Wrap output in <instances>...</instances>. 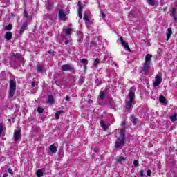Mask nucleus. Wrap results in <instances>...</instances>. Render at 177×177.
<instances>
[{
  "instance_id": "nucleus-1",
  "label": "nucleus",
  "mask_w": 177,
  "mask_h": 177,
  "mask_svg": "<svg viewBox=\"0 0 177 177\" xmlns=\"http://www.w3.org/2000/svg\"><path fill=\"white\" fill-rule=\"evenodd\" d=\"M127 142V138L125 137V131L124 130H120V137L117 138L115 142V149H120V147L124 146Z\"/></svg>"
},
{
  "instance_id": "nucleus-2",
  "label": "nucleus",
  "mask_w": 177,
  "mask_h": 177,
  "mask_svg": "<svg viewBox=\"0 0 177 177\" xmlns=\"http://www.w3.org/2000/svg\"><path fill=\"white\" fill-rule=\"evenodd\" d=\"M16 92V82L13 80H10V91H9V97L12 98L15 96Z\"/></svg>"
},
{
  "instance_id": "nucleus-3",
  "label": "nucleus",
  "mask_w": 177,
  "mask_h": 177,
  "mask_svg": "<svg viewBox=\"0 0 177 177\" xmlns=\"http://www.w3.org/2000/svg\"><path fill=\"white\" fill-rule=\"evenodd\" d=\"M58 17L59 19H60V20H62L63 21H66L67 20V15H66L64 10L61 9L59 10Z\"/></svg>"
},
{
  "instance_id": "nucleus-4",
  "label": "nucleus",
  "mask_w": 177,
  "mask_h": 177,
  "mask_svg": "<svg viewBox=\"0 0 177 177\" xmlns=\"http://www.w3.org/2000/svg\"><path fill=\"white\" fill-rule=\"evenodd\" d=\"M120 42L125 48L126 50H128V52H131V48H129V45L128 44V42H126L124 41V38H122V36H120Z\"/></svg>"
},
{
  "instance_id": "nucleus-5",
  "label": "nucleus",
  "mask_w": 177,
  "mask_h": 177,
  "mask_svg": "<svg viewBox=\"0 0 177 177\" xmlns=\"http://www.w3.org/2000/svg\"><path fill=\"white\" fill-rule=\"evenodd\" d=\"M161 82H162V78L161 77V76L156 75L155 77V81L153 82V86H158V85H160Z\"/></svg>"
},
{
  "instance_id": "nucleus-6",
  "label": "nucleus",
  "mask_w": 177,
  "mask_h": 177,
  "mask_svg": "<svg viewBox=\"0 0 177 177\" xmlns=\"http://www.w3.org/2000/svg\"><path fill=\"white\" fill-rule=\"evenodd\" d=\"M109 93V88H105L103 90V88L101 89V91L100 93V100H103L104 97H106V94Z\"/></svg>"
},
{
  "instance_id": "nucleus-7",
  "label": "nucleus",
  "mask_w": 177,
  "mask_h": 177,
  "mask_svg": "<svg viewBox=\"0 0 177 177\" xmlns=\"http://www.w3.org/2000/svg\"><path fill=\"white\" fill-rule=\"evenodd\" d=\"M20 136H21V131L15 130V131H14V140H15V142H17V140H19Z\"/></svg>"
},
{
  "instance_id": "nucleus-8",
  "label": "nucleus",
  "mask_w": 177,
  "mask_h": 177,
  "mask_svg": "<svg viewBox=\"0 0 177 177\" xmlns=\"http://www.w3.org/2000/svg\"><path fill=\"white\" fill-rule=\"evenodd\" d=\"M61 68L62 71H73V70H74V68L68 64L62 65Z\"/></svg>"
},
{
  "instance_id": "nucleus-9",
  "label": "nucleus",
  "mask_w": 177,
  "mask_h": 177,
  "mask_svg": "<svg viewBox=\"0 0 177 177\" xmlns=\"http://www.w3.org/2000/svg\"><path fill=\"white\" fill-rule=\"evenodd\" d=\"M77 6H79V8L77 10L78 16H79L80 19H82L83 7H82V3H81V1H78Z\"/></svg>"
},
{
  "instance_id": "nucleus-10",
  "label": "nucleus",
  "mask_w": 177,
  "mask_h": 177,
  "mask_svg": "<svg viewBox=\"0 0 177 177\" xmlns=\"http://www.w3.org/2000/svg\"><path fill=\"white\" fill-rule=\"evenodd\" d=\"M170 16L173 17L175 22L177 21V17H176V8H172L170 11Z\"/></svg>"
},
{
  "instance_id": "nucleus-11",
  "label": "nucleus",
  "mask_w": 177,
  "mask_h": 177,
  "mask_svg": "<svg viewBox=\"0 0 177 177\" xmlns=\"http://www.w3.org/2000/svg\"><path fill=\"white\" fill-rule=\"evenodd\" d=\"M27 26H28V21H26L23 23L22 26H21L19 34L21 35L24 31H26V28H27Z\"/></svg>"
},
{
  "instance_id": "nucleus-12",
  "label": "nucleus",
  "mask_w": 177,
  "mask_h": 177,
  "mask_svg": "<svg viewBox=\"0 0 177 177\" xmlns=\"http://www.w3.org/2000/svg\"><path fill=\"white\" fill-rule=\"evenodd\" d=\"M133 100H129V101H126V110L129 111L131 110V107H132V104L133 103Z\"/></svg>"
},
{
  "instance_id": "nucleus-13",
  "label": "nucleus",
  "mask_w": 177,
  "mask_h": 177,
  "mask_svg": "<svg viewBox=\"0 0 177 177\" xmlns=\"http://www.w3.org/2000/svg\"><path fill=\"white\" fill-rule=\"evenodd\" d=\"M151 57H153V55L151 54H147L145 57V63L146 64H150L151 62Z\"/></svg>"
},
{
  "instance_id": "nucleus-14",
  "label": "nucleus",
  "mask_w": 177,
  "mask_h": 177,
  "mask_svg": "<svg viewBox=\"0 0 177 177\" xmlns=\"http://www.w3.org/2000/svg\"><path fill=\"white\" fill-rule=\"evenodd\" d=\"M104 62H106V63H113V57H111V55L109 54L105 55Z\"/></svg>"
},
{
  "instance_id": "nucleus-15",
  "label": "nucleus",
  "mask_w": 177,
  "mask_h": 177,
  "mask_svg": "<svg viewBox=\"0 0 177 177\" xmlns=\"http://www.w3.org/2000/svg\"><path fill=\"white\" fill-rule=\"evenodd\" d=\"M49 151L50 153H56L57 151V147H56V145L53 144L49 147Z\"/></svg>"
},
{
  "instance_id": "nucleus-16",
  "label": "nucleus",
  "mask_w": 177,
  "mask_h": 177,
  "mask_svg": "<svg viewBox=\"0 0 177 177\" xmlns=\"http://www.w3.org/2000/svg\"><path fill=\"white\" fill-rule=\"evenodd\" d=\"M149 68H150V64L145 63L142 69V71L145 73V74H147V73H149Z\"/></svg>"
},
{
  "instance_id": "nucleus-17",
  "label": "nucleus",
  "mask_w": 177,
  "mask_h": 177,
  "mask_svg": "<svg viewBox=\"0 0 177 177\" xmlns=\"http://www.w3.org/2000/svg\"><path fill=\"white\" fill-rule=\"evenodd\" d=\"M47 103H49L50 104H53L55 103V98L53 97V95H48Z\"/></svg>"
},
{
  "instance_id": "nucleus-18",
  "label": "nucleus",
  "mask_w": 177,
  "mask_h": 177,
  "mask_svg": "<svg viewBox=\"0 0 177 177\" xmlns=\"http://www.w3.org/2000/svg\"><path fill=\"white\" fill-rule=\"evenodd\" d=\"M171 35H172V29L168 28L166 41H169V38H171Z\"/></svg>"
},
{
  "instance_id": "nucleus-19",
  "label": "nucleus",
  "mask_w": 177,
  "mask_h": 177,
  "mask_svg": "<svg viewBox=\"0 0 177 177\" xmlns=\"http://www.w3.org/2000/svg\"><path fill=\"white\" fill-rule=\"evenodd\" d=\"M129 100H135V93L132 91H131L129 93Z\"/></svg>"
},
{
  "instance_id": "nucleus-20",
  "label": "nucleus",
  "mask_w": 177,
  "mask_h": 177,
  "mask_svg": "<svg viewBox=\"0 0 177 177\" xmlns=\"http://www.w3.org/2000/svg\"><path fill=\"white\" fill-rule=\"evenodd\" d=\"M5 38L7 41H10L12 39V32H7L5 35Z\"/></svg>"
},
{
  "instance_id": "nucleus-21",
  "label": "nucleus",
  "mask_w": 177,
  "mask_h": 177,
  "mask_svg": "<svg viewBox=\"0 0 177 177\" xmlns=\"http://www.w3.org/2000/svg\"><path fill=\"white\" fill-rule=\"evenodd\" d=\"M159 101L160 102V103H162V104H167V99H165V97H164L163 95H160L159 97Z\"/></svg>"
},
{
  "instance_id": "nucleus-22",
  "label": "nucleus",
  "mask_w": 177,
  "mask_h": 177,
  "mask_svg": "<svg viewBox=\"0 0 177 177\" xmlns=\"http://www.w3.org/2000/svg\"><path fill=\"white\" fill-rule=\"evenodd\" d=\"M122 161H127V158L120 156L118 159L116 160V162H118V164H122Z\"/></svg>"
},
{
  "instance_id": "nucleus-23",
  "label": "nucleus",
  "mask_w": 177,
  "mask_h": 177,
  "mask_svg": "<svg viewBox=\"0 0 177 177\" xmlns=\"http://www.w3.org/2000/svg\"><path fill=\"white\" fill-rule=\"evenodd\" d=\"M46 9L48 10L49 11L53 9V3L49 1L46 5Z\"/></svg>"
},
{
  "instance_id": "nucleus-24",
  "label": "nucleus",
  "mask_w": 177,
  "mask_h": 177,
  "mask_svg": "<svg viewBox=\"0 0 177 177\" xmlns=\"http://www.w3.org/2000/svg\"><path fill=\"white\" fill-rule=\"evenodd\" d=\"M100 125H101V128H102V129H103L104 131H107V125H106V124H104V121L101 120V122H100Z\"/></svg>"
},
{
  "instance_id": "nucleus-25",
  "label": "nucleus",
  "mask_w": 177,
  "mask_h": 177,
  "mask_svg": "<svg viewBox=\"0 0 177 177\" xmlns=\"http://www.w3.org/2000/svg\"><path fill=\"white\" fill-rule=\"evenodd\" d=\"M37 73H44V66L39 64H37Z\"/></svg>"
},
{
  "instance_id": "nucleus-26",
  "label": "nucleus",
  "mask_w": 177,
  "mask_h": 177,
  "mask_svg": "<svg viewBox=\"0 0 177 177\" xmlns=\"http://www.w3.org/2000/svg\"><path fill=\"white\" fill-rule=\"evenodd\" d=\"M36 175L37 177H42L44 176V171L41 169H39L37 171Z\"/></svg>"
},
{
  "instance_id": "nucleus-27",
  "label": "nucleus",
  "mask_w": 177,
  "mask_h": 177,
  "mask_svg": "<svg viewBox=\"0 0 177 177\" xmlns=\"http://www.w3.org/2000/svg\"><path fill=\"white\" fill-rule=\"evenodd\" d=\"M60 114H63V111H59L55 113V117L56 120L60 118Z\"/></svg>"
},
{
  "instance_id": "nucleus-28",
  "label": "nucleus",
  "mask_w": 177,
  "mask_h": 177,
  "mask_svg": "<svg viewBox=\"0 0 177 177\" xmlns=\"http://www.w3.org/2000/svg\"><path fill=\"white\" fill-rule=\"evenodd\" d=\"M1 2L3 3V6H8L10 2V0H1Z\"/></svg>"
},
{
  "instance_id": "nucleus-29",
  "label": "nucleus",
  "mask_w": 177,
  "mask_h": 177,
  "mask_svg": "<svg viewBox=\"0 0 177 177\" xmlns=\"http://www.w3.org/2000/svg\"><path fill=\"white\" fill-rule=\"evenodd\" d=\"M147 3L151 6H154L156 5V1L154 0H147Z\"/></svg>"
},
{
  "instance_id": "nucleus-30",
  "label": "nucleus",
  "mask_w": 177,
  "mask_h": 177,
  "mask_svg": "<svg viewBox=\"0 0 177 177\" xmlns=\"http://www.w3.org/2000/svg\"><path fill=\"white\" fill-rule=\"evenodd\" d=\"M80 63H82V64H84V66L88 64V59H80Z\"/></svg>"
},
{
  "instance_id": "nucleus-31",
  "label": "nucleus",
  "mask_w": 177,
  "mask_h": 177,
  "mask_svg": "<svg viewBox=\"0 0 177 177\" xmlns=\"http://www.w3.org/2000/svg\"><path fill=\"white\" fill-rule=\"evenodd\" d=\"M103 82L100 80V79H96L95 80V84L97 86H99L100 85H102Z\"/></svg>"
},
{
  "instance_id": "nucleus-32",
  "label": "nucleus",
  "mask_w": 177,
  "mask_h": 177,
  "mask_svg": "<svg viewBox=\"0 0 177 177\" xmlns=\"http://www.w3.org/2000/svg\"><path fill=\"white\" fill-rule=\"evenodd\" d=\"M77 35L78 36V39L77 41L80 42L82 39V34L81 32H77Z\"/></svg>"
},
{
  "instance_id": "nucleus-33",
  "label": "nucleus",
  "mask_w": 177,
  "mask_h": 177,
  "mask_svg": "<svg viewBox=\"0 0 177 177\" xmlns=\"http://www.w3.org/2000/svg\"><path fill=\"white\" fill-rule=\"evenodd\" d=\"M170 120L172 121V122H175V121L177 120L176 115H172L170 116Z\"/></svg>"
},
{
  "instance_id": "nucleus-34",
  "label": "nucleus",
  "mask_w": 177,
  "mask_h": 177,
  "mask_svg": "<svg viewBox=\"0 0 177 177\" xmlns=\"http://www.w3.org/2000/svg\"><path fill=\"white\" fill-rule=\"evenodd\" d=\"M3 132V123H0V138L2 136V133Z\"/></svg>"
},
{
  "instance_id": "nucleus-35",
  "label": "nucleus",
  "mask_w": 177,
  "mask_h": 177,
  "mask_svg": "<svg viewBox=\"0 0 177 177\" xmlns=\"http://www.w3.org/2000/svg\"><path fill=\"white\" fill-rule=\"evenodd\" d=\"M5 30L9 31V30H12V24H10L5 27Z\"/></svg>"
},
{
  "instance_id": "nucleus-36",
  "label": "nucleus",
  "mask_w": 177,
  "mask_h": 177,
  "mask_svg": "<svg viewBox=\"0 0 177 177\" xmlns=\"http://www.w3.org/2000/svg\"><path fill=\"white\" fill-rule=\"evenodd\" d=\"M58 153L60 158H63V157H64V155L63 153V149L59 150Z\"/></svg>"
},
{
  "instance_id": "nucleus-37",
  "label": "nucleus",
  "mask_w": 177,
  "mask_h": 177,
  "mask_svg": "<svg viewBox=\"0 0 177 177\" xmlns=\"http://www.w3.org/2000/svg\"><path fill=\"white\" fill-rule=\"evenodd\" d=\"M83 20H85V21H89V17L88 15H86V14L84 15Z\"/></svg>"
},
{
  "instance_id": "nucleus-38",
  "label": "nucleus",
  "mask_w": 177,
  "mask_h": 177,
  "mask_svg": "<svg viewBox=\"0 0 177 177\" xmlns=\"http://www.w3.org/2000/svg\"><path fill=\"white\" fill-rule=\"evenodd\" d=\"M37 111H38L39 114H42L44 113V109L41 108V107H39L37 109Z\"/></svg>"
},
{
  "instance_id": "nucleus-39",
  "label": "nucleus",
  "mask_w": 177,
  "mask_h": 177,
  "mask_svg": "<svg viewBox=\"0 0 177 177\" xmlns=\"http://www.w3.org/2000/svg\"><path fill=\"white\" fill-rule=\"evenodd\" d=\"M131 118H132L131 121L133 124H136V122H138V120L135 118V117L132 116Z\"/></svg>"
},
{
  "instance_id": "nucleus-40",
  "label": "nucleus",
  "mask_w": 177,
  "mask_h": 177,
  "mask_svg": "<svg viewBox=\"0 0 177 177\" xmlns=\"http://www.w3.org/2000/svg\"><path fill=\"white\" fill-rule=\"evenodd\" d=\"M97 64H99V59H95V61H94V66L95 67H97Z\"/></svg>"
},
{
  "instance_id": "nucleus-41",
  "label": "nucleus",
  "mask_w": 177,
  "mask_h": 177,
  "mask_svg": "<svg viewBox=\"0 0 177 177\" xmlns=\"http://www.w3.org/2000/svg\"><path fill=\"white\" fill-rule=\"evenodd\" d=\"M71 31H72L71 28H67L66 29V35H70V34H71Z\"/></svg>"
},
{
  "instance_id": "nucleus-42",
  "label": "nucleus",
  "mask_w": 177,
  "mask_h": 177,
  "mask_svg": "<svg viewBox=\"0 0 177 177\" xmlns=\"http://www.w3.org/2000/svg\"><path fill=\"white\" fill-rule=\"evenodd\" d=\"M14 57H16L17 59H19L20 56H21V55L17 53V54H13Z\"/></svg>"
},
{
  "instance_id": "nucleus-43",
  "label": "nucleus",
  "mask_w": 177,
  "mask_h": 177,
  "mask_svg": "<svg viewBox=\"0 0 177 177\" xmlns=\"http://www.w3.org/2000/svg\"><path fill=\"white\" fill-rule=\"evenodd\" d=\"M138 165H139V162L137 160L133 161V165L134 167H136H136H138Z\"/></svg>"
},
{
  "instance_id": "nucleus-44",
  "label": "nucleus",
  "mask_w": 177,
  "mask_h": 177,
  "mask_svg": "<svg viewBox=\"0 0 177 177\" xmlns=\"http://www.w3.org/2000/svg\"><path fill=\"white\" fill-rule=\"evenodd\" d=\"M24 17H28V14L27 12V10H24Z\"/></svg>"
},
{
  "instance_id": "nucleus-45",
  "label": "nucleus",
  "mask_w": 177,
  "mask_h": 177,
  "mask_svg": "<svg viewBox=\"0 0 177 177\" xmlns=\"http://www.w3.org/2000/svg\"><path fill=\"white\" fill-rule=\"evenodd\" d=\"M140 175L141 177H144L145 176V171L141 170L140 171Z\"/></svg>"
},
{
  "instance_id": "nucleus-46",
  "label": "nucleus",
  "mask_w": 177,
  "mask_h": 177,
  "mask_svg": "<svg viewBox=\"0 0 177 177\" xmlns=\"http://www.w3.org/2000/svg\"><path fill=\"white\" fill-rule=\"evenodd\" d=\"M8 171L10 175H13V170L11 168H8Z\"/></svg>"
},
{
  "instance_id": "nucleus-47",
  "label": "nucleus",
  "mask_w": 177,
  "mask_h": 177,
  "mask_svg": "<svg viewBox=\"0 0 177 177\" xmlns=\"http://www.w3.org/2000/svg\"><path fill=\"white\" fill-rule=\"evenodd\" d=\"M49 55H52V56H55V52L53 50L48 51Z\"/></svg>"
},
{
  "instance_id": "nucleus-48",
  "label": "nucleus",
  "mask_w": 177,
  "mask_h": 177,
  "mask_svg": "<svg viewBox=\"0 0 177 177\" xmlns=\"http://www.w3.org/2000/svg\"><path fill=\"white\" fill-rule=\"evenodd\" d=\"M147 176H150V175H151V170H147Z\"/></svg>"
},
{
  "instance_id": "nucleus-49",
  "label": "nucleus",
  "mask_w": 177,
  "mask_h": 177,
  "mask_svg": "<svg viewBox=\"0 0 177 177\" xmlns=\"http://www.w3.org/2000/svg\"><path fill=\"white\" fill-rule=\"evenodd\" d=\"M102 39H103L102 38L101 36H98V37H97V41H99L100 42H102Z\"/></svg>"
},
{
  "instance_id": "nucleus-50",
  "label": "nucleus",
  "mask_w": 177,
  "mask_h": 177,
  "mask_svg": "<svg viewBox=\"0 0 177 177\" xmlns=\"http://www.w3.org/2000/svg\"><path fill=\"white\" fill-rule=\"evenodd\" d=\"M66 102H70V96L66 95Z\"/></svg>"
},
{
  "instance_id": "nucleus-51",
  "label": "nucleus",
  "mask_w": 177,
  "mask_h": 177,
  "mask_svg": "<svg viewBox=\"0 0 177 177\" xmlns=\"http://www.w3.org/2000/svg\"><path fill=\"white\" fill-rule=\"evenodd\" d=\"M32 86H35V82H31Z\"/></svg>"
},
{
  "instance_id": "nucleus-52",
  "label": "nucleus",
  "mask_w": 177,
  "mask_h": 177,
  "mask_svg": "<svg viewBox=\"0 0 177 177\" xmlns=\"http://www.w3.org/2000/svg\"><path fill=\"white\" fill-rule=\"evenodd\" d=\"M69 42H70V41L66 40V41H64V44H65V45H67V44H69Z\"/></svg>"
},
{
  "instance_id": "nucleus-53",
  "label": "nucleus",
  "mask_w": 177,
  "mask_h": 177,
  "mask_svg": "<svg viewBox=\"0 0 177 177\" xmlns=\"http://www.w3.org/2000/svg\"><path fill=\"white\" fill-rule=\"evenodd\" d=\"M8 173H5L3 176V177H8Z\"/></svg>"
},
{
  "instance_id": "nucleus-54",
  "label": "nucleus",
  "mask_w": 177,
  "mask_h": 177,
  "mask_svg": "<svg viewBox=\"0 0 177 177\" xmlns=\"http://www.w3.org/2000/svg\"><path fill=\"white\" fill-rule=\"evenodd\" d=\"M102 15L103 19H104V17H106V15H104V12H102Z\"/></svg>"
},
{
  "instance_id": "nucleus-55",
  "label": "nucleus",
  "mask_w": 177,
  "mask_h": 177,
  "mask_svg": "<svg viewBox=\"0 0 177 177\" xmlns=\"http://www.w3.org/2000/svg\"><path fill=\"white\" fill-rule=\"evenodd\" d=\"M44 19H45V20H47L48 19V15H45Z\"/></svg>"
},
{
  "instance_id": "nucleus-56",
  "label": "nucleus",
  "mask_w": 177,
  "mask_h": 177,
  "mask_svg": "<svg viewBox=\"0 0 177 177\" xmlns=\"http://www.w3.org/2000/svg\"><path fill=\"white\" fill-rule=\"evenodd\" d=\"M84 70L86 71V68H87L86 65H84Z\"/></svg>"
},
{
  "instance_id": "nucleus-57",
  "label": "nucleus",
  "mask_w": 177,
  "mask_h": 177,
  "mask_svg": "<svg viewBox=\"0 0 177 177\" xmlns=\"http://www.w3.org/2000/svg\"><path fill=\"white\" fill-rule=\"evenodd\" d=\"M59 44H62V41L61 40L58 41Z\"/></svg>"
},
{
  "instance_id": "nucleus-58",
  "label": "nucleus",
  "mask_w": 177,
  "mask_h": 177,
  "mask_svg": "<svg viewBox=\"0 0 177 177\" xmlns=\"http://www.w3.org/2000/svg\"><path fill=\"white\" fill-rule=\"evenodd\" d=\"M136 0H130V2H135Z\"/></svg>"
},
{
  "instance_id": "nucleus-59",
  "label": "nucleus",
  "mask_w": 177,
  "mask_h": 177,
  "mask_svg": "<svg viewBox=\"0 0 177 177\" xmlns=\"http://www.w3.org/2000/svg\"><path fill=\"white\" fill-rule=\"evenodd\" d=\"M8 122H11L12 120H11L10 119H8Z\"/></svg>"
},
{
  "instance_id": "nucleus-60",
  "label": "nucleus",
  "mask_w": 177,
  "mask_h": 177,
  "mask_svg": "<svg viewBox=\"0 0 177 177\" xmlns=\"http://www.w3.org/2000/svg\"><path fill=\"white\" fill-rule=\"evenodd\" d=\"M129 16H132V14H130Z\"/></svg>"
}]
</instances>
